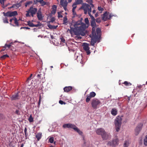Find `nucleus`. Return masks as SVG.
I'll return each instance as SVG.
<instances>
[{
    "instance_id": "obj_1",
    "label": "nucleus",
    "mask_w": 147,
    "mask_h": 147,
    "mask_svg": "<svg viewBox=\"0 0 147 147\" xmlns=\"http://www.w3.org/2000/svg\"><path fill=\"white\" fill-rule=\"evenodd\" d=\"M85 22L86 24L82 23V21L80 20L72 22L70 26L71 28L69 30L70 32L71 33L72 31L74 29H75L78 32H75V33L76 35L80 34L82 36H84L85 34L84 31L88 27L89 24V21L88 18L85 19Z\"/></svg>"
},
{
    "instance_id": "obj_2",
    "label": "nucleus",
    "mask_w": 147,
    "mask_h": 147,
    "mask_svg": "<svg viewBox=\"0 0 147 147\" xmlns=\"http://www.w3.org/2000/svg\"><path fill=\"white\" fill-rule=\"evenodd\" d=\"M80 9H82L83 10L85 14H86L88 13L90 16H92L91 14L92 9L88 4L86 3H83L82 6L80 7Z\"/></svg>"
},
{
    "instance_id": "obj_3",
    "label": "nucleus",
    "mask_w": 147,
    "mask_h": 147,
    "mask_svg": "<svg viewBox=\"0 0 147 147\" xmlns=\"http://www.w3.org/2000/svg\"><path fill=\"white\" fill-rule=\"evenodd\" d=\"M121 117L118 116L116 118L115 121V129L117 131H119L121 128Z\"/></svg>"
},
{
    "instance_id": "obj_4",
    "label": "nucleus",
    "mask_w": 147,
    "mask_h": 147,
    "mask_svg": "<svg viewBox=\"0 0 147 147\" xmlns=\"http://www.w3.org/2000/svg\"><path fill=\"white\" fill-rule=\"evenodd\" d=\"M37 11V9L36 8H34L32 6L31 7L29 10L26 11L27 13L26 14V17H30L31 16L33 17Z\"/></svg>"
},
{
    "instance_id": "obj_5",
    "label": "nucleus",
    "mask_w": 147,
    "mask_h": 147,
    "mask_svg": "<svg viewBox=\"0 0 147 147\" xmlns=\"http://www.w3.org/2000/svg\"><path fill=\"white\" fill-rule=\"evenodd\" d=\"M114 16L111 13H109V12L106 11L103 15L102 17V20L106 21L111 18V17Z\"/></svg>"
},
{
    "instance_id": "obj_6",
    "label": "nucleus",
    "mask_w": 147,
    "mask_h": 147,
    "mask_svg": "<svg viewBox=\"0 0 147 147\" xmlns=\"http://www.w3.org/2000/svg\"><path fill=\"white\" fill-rule=\"evenodd\" d=\"M119 142L118 139L116 137L112 140V142H109L107 143V145L113 146H116L118 145Z\"/></svg>"
},
{
    "instance_id": "obj_7",
    "label": "nucleus",
    "mask_w": 147,
    "mask_h": 147,
    "mask_svg": "<svg viewBox=\"0 0 147 147\" xmlns=\"http://www.w3.org/2000/svg\"><path fill=\"white\" fill-rule=\"evenodd\" d=\"M100 103V101L97 99H93L92 101L91 105L93 108L96 109L97 108V106Z\"/></svg>"
},
{
    "instance_id": "obj_8",
    "label": "nucleus",
    "mask_w": 147,
    "mask_h": 147,
    "mask_svg": "<svg viewBox=\"0 0 147 147\" xmlns=\"http://www.w3.org/2000/svg\"><path fill=\"white\" fill-rule=\"evenodd\" d=\"M3 14L4 16H5L11 17L17 15L18 14V13L16 11H14L12 12L8 11L6 13H4Z\"/></svg>"
},
{
    "instance_id": "obj_9",
    "label": "nucleus",
    "mask_w": 147,
    "mask_h": 147,
    "mask_svg": "<svg viewBox=\"0 0 147 147\" xmlns=\"http://www.w3.org/2000/svg\"><path fill=\"white\" fill-rule=\"evenodd\" d=\"M143 124L142 123L139 124L135 129V134L136 135H138L141 131Z\"/></svg>"
},
{
    "instance_id": "obj_10",
    "label": "nucleus",
    "mask_w": 147,
    "mask_h": 147,
    "mask_svg": "<svg viewBox=\"0 0 147 147\" xmlns=\"http://www.w3.org/2000/svg\"><path fill=\"white\" fill-rule=\"evenodd\" d=\"M83 48L84 50L86 51L87 54L88 55L90 54V48L89 47L88 44L87 43H84L83 45Z\"/></svg>"
},
{
    "instance_id": "obj_11",
    "label": "nucleus",
    "mask_w": 147,
    "mask_h": 147,
    "mask_svg": "<svg viewBox=\"0 0 147 147\" xmlns=\"http://www.w3.org/2000/svg\"><path fill=\"white\" fill-rule=\"evenodd\" d=\"M37 17L39 20H41L43 19V16L42 13V9L40 8L38 10L37 12Z\"/></svg>"
},
{
    "instance_id": "obj_12",
    "label": "nucleus",
    "mask_w": 147,
    "mask_h": 147,
    "mask_svg": "<svg viewBox=\"0 0 147 147\" xmlns=\"http://www.w3.org/2000/svg\"><path fill=\"white\" fill-rule=\"evenodd\" d=\"M96 132L97 134L102 136L104 133H105V131L104 129L101 128L97 129Z\"/></svg>"
},
{
    "instance_id": "obj_13",
    "label": "nucleus",
    "mask_w": 147,
    "mask_h": 147,
    "mask_svg": "<svg viewBox=\"0 0 147 147\" xmlns=\"http://www.w3.org/2000/svg\"><path fill=\"white\" fill-rule=\"evenodd\" d=\"M21 97L17 93L13 95L11 97V99L12 100H17L19 99Z\"/></svg>"
},
{
    "instance_id": "obj_14",
    "label": "nucleus",
    "mask_w": 147,
    "mask_h": 147,
    "mask_svg": "<svg viewBox=\"0 0 147 147\" xmlns=\"http://www.w3.org/2000/svg\"><path fill=\"white\" fill-rule=\"evenodd\" d=\"M83 0H75V1L72 4V6H75L77 7V5H82L83 3Z\"/></svg>"
},
{
    "instance_id": "obj_15",
    "label": "nucleus",
    "mask_w": 147,
    "mask_h": 147,
    "mask_svg": "<svg viewBox=\"0 0 147 147\" xmlns=\"http://www.w3.org/2000/svg\"><path fill=\"white\" fill-rule=\"evenodd\" d=\"M101 136L104 140H107L110 138L109 134L107 133L106 131Z\"/></svg>"
},
{
    "instance_id": "obj_16",
    "label": "nucleus",
    "mask_w": 147,
    "mask_h": 147,
    "mask_svg": "<svg viewBox=\"0 0 147 147\" xmlns=\"http://www.w3.org/2000/svg\"><path fill=\"white\" fill-rule=\"evenodd\" d=\"M90 17L91 19V25L93 27L92 29V30H94V27L96 26V23L95 22V19L94 17L92 15L90 16Z\"/></svg>"
},
{
    "instance_id": "obj_17",
    "label": "nucleus",
    "mask_w": 147,
    "mask_h": 147,
    "mask_svg": "<svg viewBox=\"0 0 147 147\" xmlns=\"http://www.w3.org/2000/svg\"><path fill=\"white\" fill-rule=\"evenodd\" d=\"M22 1H21L19 3L13 4L11 7H9V8L11 9V8H14L16 9H17V8H18L20 7L21 6V3H22Z\"/></svg>"
},
{
    "instance_id": "obj_18",
    "label": "nucleus",
    "mask_w": 147,
    "mask_h": 147,
    "mask_svg": "<svg viewBox=\"0 0 147 147\" xmlns=\"http://www.w3.org/2000/svg\"><path fill=\"white\" fill-rule=\"evenodd\" d=\"M76 56V59L77 61L81 63L82 62V55H77L76 53L75 54Z\"/></svg>"
},
{
    "instance_id": "obj_19",
    "label": "nucleus",
    "mask_w": 147,
    "mask_h": 147,
    "mask_svg": "<svg viewBox=\"0 0 147 147\" xmlns=\"http://www.w3.org/2000/svg\"><path fill=\"white\" fill-rule=\"evenodd\" d=\"M60 3L62 6L67 5L68 4L67 0H61Z\"/></svg>"
},
{
    "instance_id": "obj_20",
    "label": "nucleus",
    "mask_w": 147,
    "mask_h": 147,
    "mask_svg": "<svg viewBox=\"0 0 147 147\" xmlns=\"http://www.w3.org/2000/svg\"><path fill=\"white\" fill-rule=\"evenodd\" d=\"M57 8V6L56 5H54L52 6V10L51 11V13L52 14H54L56 12Z\"/></svg>"
},
{
    "instance_id": "obj_21",
    "label": "nucleus",
    "mask_w": 147,
    "mask_h": 147,
    "mask_svg": "<svg viewBox=\"0 0 147 147\" xmlns=\"http://www.w3.org/2000/svg\"><path fill=\"white\" fill-rule=\"evenodd\" d=\"M42 136V134L40 132L37 133L36 135V137L38 141H39L41 138Z\"/></svg>"
},
{
    "instance_id": "obj_22",
    "label": "nucleus",
    "mask_w": 147,
    "mask_h": 147,
    "mask_svg": "<svg viewBox=\"0 0 147 147\" xmlns=\"http://www.w3.org/2000/svg\"><path fill=\"white\" fill-rule=\"evenodd\" d=\"M117 110L115 108L112 109L111 111V114L113 116H115L117 114Z\"/></svg>"
},
{
    "instance_id": "obj_23",
    "label": "nucleus",
    "mask_w": 147,
    "mask_h": 147,
    "mask_svg": "<svg viewBox=\"0 0 147 147\" xmlns=\"http://www.w3.org/2000/svg\"><path fill=\"white\" fill-rule=\"evenodd\" d=\"M72 89V88L71 86H68L65 87L64 88V90L65 92H67L71 90Z\"/></svg>"
},
{
    "instance_id": "obj_24",
    "label": "nucleus",
    "mask_w": 147,
    "mask_h": 147,
    "mask_svg": "<svg viewBox=\"0 0 147 147\" xmlns=\"http://www.w3.org/2000/svg\"><path fill=\"white\" fill-rule=\"evenodd\" d=\"M28 24L29 25V26H30V27H33L34 26L38 27V25H35L32 22H31L30 21H28Z\"/></svg>"
},
{
    "instance_id": "obj_25",
    "label": "nucleus",
    "mask_w": 147,
    "mask_h": 147,
    "mask_svg": "<svg viewBox=\"0 0 147 147\" xmlns=\"http://www.w3.org/2000/svg\"><path fill=\"white\" fill-rule=\"evenodd\" d=\"M75 131L77 132L78 134L80 135H82V132L77 127H75V129L74 130Z\"/></svg>"
},
{
    "instance_id": "obj_26",
    "label": "nucleus",
    "mask_w": 147,
    "mask_h": 147,
    "mask_svg": "<svg viewBox=\"0 0 147 147\" xmlns=\"http://www.w3.org/2000/svg\"><path fill=\"white\" fill-rule=\"evenodd\" d=\"M96 36H95L94 38H92V40L91 41V44L93 45H94V43L96 42Z\"/></svg>"
},
{
    "instance_id": "obj_27",
    "label": "nucleus",
    "mask_w": 147,
    "mask_h": 147,
    "mask_svg": "<svg viewBox=\"0 0 147 147\" xmlns=\"http://www.w3.org/2000/svg\"><path fill=\"white\" fill-rule=\"evenodd\" d=\"M129 144V140H126L125 141L124 144V147H127Z\"/></svg>"
},
{
    "instance_id": "obj_28",
    "label": "nucleus",
    "mask_w": 147,
    "mask_h": 147,
    "mask_svg": "<svg viewBox=\"0 0 147 147\" xmlns=\"http://www.w3.org/2000/svg\"><path fill=\"white\" fill-rule=\"evenodd\" d=\"M127 87H129L131 86V84L130 82H128L127 81L124 82L123 83Z\"/></svg>"
},
{
    "instance_id": "obj_29",
    "label": "nucleus",
    "mask_w": 147,
    "mask_h": 147,
    "mask_svg": "<svg viewBox=\"0 0 147 147\" xmlns=\"http://www.w3.org/2000/svg\"><path fill=\"white\" fill-rule=\"evenodd\" d=\"M48 26L49 27V28L50 29H55L57 27V26H53L49 24L48 25Z\"/></svg>"
},
{
    "instance_id": "obj_30",
    "label": "nucleus",
    "mask_w": 147,
    "mask_h": 147,
    "mask_svg": "<svg viewBox=\"0 0 147 147\" xmlns=\"http://www.w3.org/2000/svg\"><path fill=\"white\" fill-rule=\"evenodd\" d=\"M96 95V93L94 92H92L90 93L89 96L91 98H92L94 97Z\"/></svg>"
},
{
    "instance_id": "obj_31",
    "label": "nucleus",
    "mask_w": 147,
    "mask_h": 147,
    "mask_svg": "<svg viewBox=\"0 0 147 147\" xmlns=\"http://www.w3.org/2000/svg\"><path fill=\"white\" fill-rule=\"evenodd\" d=\"M6 0H0V3L2 5V7L4 8L6 6H5L4 5V2Z\"/></svg>"
},
{
    "instance_id": "obj_32",
    "label": "nucleus",
    "mask_w": 147,
    "mask_h": 147,
    "mask_svg": "<svg viewBox=\"0 0 147 147\" xmlns=\"http://www.w3.org/2000/svg\"><path fill=\"white\" fill-rule=\"evenodd\" d=\"M76 127V126L74 124L71 123H69V128L73 129L74 130L75 127Z\"/></svg>"
},
{
    "instance_id": "obj_33",
    "label": "nucleus",
    "mask_w": 147,
    "mask_h": 147,
    "mask_svg": "<svg viewBox=\"0 0 147 147\" xmlns=\"http://www.w3.org/2000/svg\"><path fill=\"white\" fill-rule=\"evenodd\" d=\"M73 8L72 9V11L73 12V14L74 15V16H76V12L75 11V9L76 8V7L75 6H72Z\"/></svg>"
},
{
    "instance_id": "obj_34",
    "label": "nucleus",
    "mask_w": 147,
    "mask_h": 147,
    "mask_svg": "<svg viewBox=\"0 0 147 147\" xmlns=\"http://www.w3.org/2000/svg\"><path fill=\"white\" fill-rule=\"evenodd\" d=\"M67 18L66 16H65L63 18V24L65 25H67L66 23L67 22Z\"/></svg>"
},
{
    "instance_id": "obj_35",
    "label": "nucleus",
    "mask_w": 147,
    "mask_h": 147,
    "mask_svg": "<svg viewBox=\"0 0 147 147\" xmlns=\"http://www.w3.org/2000/svg\"><path fill=\"white\" fill-rule=\"evenodd\" d=\"M61 43H62V44L64 45L65 43V40L64 38L62 37L60 38Z\"/></svg>"
},
{
    "instance_id": "obj_36",
    "label": "nucleus",
    "mask_w": 147,
    "mask_h": 147,
    "mask_svg": "<svg viewBox=\"0 0 147 147\" xmlns=\"http://www.w3.org/2000/svg\"><path fill=\"white\" fill-rule=\"evenodd\" d=\"M144 144L145 146H147V135L144 140Z\"/></svg>"
},
{
    "instance_id": "obj_37",
    "label": "nucleus",
    "mask_w": 147,
    "mask_h": 147,
    "mask_svg": "<svg viewBox=\"0 0 147 147\" xmlns=\"http://www.w3.org/2000/svg\"><path fill=\"white\" fill-rule=\"evenodd\" d=\"M96 32L97 35L100 36L101 33V30L100 29L98 28H97L96 30Z\"/></svg>"
},
{
    "instance_id": "obj_38",
    "label": "nucleus",
    "mask_w": 147,
    "mask_h": 147,
    "mask_svg": "<svg viewBox=\"0 0 147 147\" xmlns=\"http://www.w3.org/2000/svg\"><path fill=\"white\" fill-rule=\"evenodd\" d=\"M32 3H33L32 1H28L26 3H25V5L26 7H27L28 5L32 4Z\"/></svg>"
},
{
    "instance_id": "obj_39",
    "label": "nucleus",
    "mask_w": 147,
    "mask_h": 147,
    "mask_svg": "<svg viewBox=\"0 0 147 147\" xmlns=\"http://www.w3.org/2000/svg\"><path fill=\"white\" fill-rule=\"evenodd\" d=\"M8 57H9V56L5 54V55H3L2 56H1V58L2 59H5L6 58Z\"/></svg>"
},
{
    "instance_id": "obj_40",
    "label": "nucleus",
    "mask_w": 147,
    "mask_h": 147,
    "mask_svg": "<svg viewBox=\"0 0 147 147\" xmlns=\"http://www.w3.org/2000/svg\"><path fill=\"white\" fill-rule=\"evenodd\" d=\"M14 23L15 24V25L17 26H18L19 25L18 23V20H17V18H14Z\"/></svg>"
},
{
    "instance_id": "obj_41",
    "label": "nucleus",
    "mask_w": 147,
    "mask_h": 147,
    "mask_svg": "<svg viewBox=\"0 0 147 147\" xmlns=\"http://www.w3.org/2000/svg\"><path fill=\"white\" fill-rule=\"evenodd\" d=\"M49 142L51 143H52L54 142V138L53 137H51L49 140Z\"/></svg>"
},
{
    "instance_id": "obj_42",
    "label": "nucleus",
    "mask_w": 147,
    "mask_h": 147,
    "mask_svg": "<svg viewBox=\"0 0 147 147\" xmlns=\"http://www.w3.org/2000/svg\"><path fill=\"white\" fill-rule=\"evenodd\" d=\"M69 123L64 124L63 125V127L64 128H69Z\"/></svg>"
},
{
    "instance_id": "obj_43",
    "label": "nucleus",
    "mask_w": 147,
    "mask_h": 147,
    "mask_svg": "<svg viewBox=\"0 0 147 147\" xmlns=\"http://www.w3.org/2000/svg\"><path fill=\"white\" fill-rule=\"evenodd\" d=\"M28 120L30 122H32L33 121V118L31 115L30 116L28 119Z\"/></svg>"
},
{
    "instance_id": "obj_44",
    "label": "nucleus",
    "mask_w": 147,
    "mask_h": 147,
    "mask_svg": "<svg viewBox=\"0 0 147 147\" xmlns=\"http://www.w3.org/2000/svg\"><path fill=\"white\" fill-rule=\"evenodd\" d=\"M3 22L4 23H8V19L7 18H5L3 19Z\"/></svg>"
},
{
    "instance_id": "obj_45",
    "label": "nucleus",
    "mask_w": 147,
    "mask_h": 147,
    "mask_svg": "<svg viewBox=\"0 0 147 147\" xmlns=\"http://www.w3.org/2000/svg\"><path fill=\"white\" fill-rule=\"evenodd\" d=\"M12 44V42L9 45H7V44H5V48H9Z\"/></svg>"
},
{
    "instance_id": "obj_46",
    "label": "nucleus",
    "mask_w": 147,
    "mask_h": 147,
    "mask_svg": "<svg viewBox=\"0 0 147 147\" xmlns=\"http://www.w3.org/2000/svg\"><path fill=\"white\" fill-rule=\"evenodd\" d=\"M91 98L88 96L87 95V98L86 99V102H89L90 100V98Z\"/></svg>"
},
{
    "instance_id": "obj_47",
    "label": "nucleus",
    "mask_w": 147,
    "mask_h": 147,
    "mask_svg": "<svg viewBox=\"0 0 147 147\" xmlns=\"http://www.w3.org/2000/svg\"><path fill=\"white\" fill-rule=\"evenodd\" d=\"M40 3L41 4V5L42 6H44L46 4V3L45 1H43V0Z\"/></svg>"
},
{
    "instance_id": "obj_48",
    "label": "nucleus",
    "mask_w": 147,
    "mask_h": 147,
    "mask_svg": "<svg viewBox=\"0 0 147 147\" xmlns=\"http://www.w3.org/2000/svg\"><path fill=\"white\" fill-rule=\"evenodd\" d=\"M24 133L26 136L28 135V133L27 132V129L26 127H25L24 130Z\"/></svg>"
},
{
    "instance_id": "obj_49",
    "label": "nucleus",
    "mask_w": 147,
    "mask_h": 147,
    "mask_svg": "<svg viewBox=\"0 0 147 147\" xmlns=\"http://www.w3.org/2000/svg\"><path fill=\"white\" fill-rule=\"evenodd\" d=\"M98 9L99 11H102L104 10V9L101 7H98Z\"/></svg>"
},
{
    "instance_id": "obj_50",
    "label": "nucleus",
    "mask_w": 147,
    "mask_h": 147,
    "mask_svg": "<svg viewBox=\"0 0 147 147\" xmlns=\"http://www.w3.org/2000/svg\"><path fill=\"white\" fill-rule=\"evenodd\" d=\"M55 19L54 18H52L51 19L50 22L53 23L55 21Z\"/></svg>"
},
{
    "instance_id": "obj_51",
    "label": "nucleus",
    "mask_w": 147,
    "mask_h": 147,
    "mask_svg": "<svg viewBox=\"0 0 147 147\" xmlns=\"http://www.w3.org/2000/svg\"><path fill=\"white\" fill-rule=\"evenodd\" d=\"M59 104H61V105H63V104L65 105L66 104V103L65 102L63 101L62 100H59Z\"/></svg>"
},
{
    "instance_id": "obj_52",
    "label": "nucleus",
    "mask_w": 147,
    "mask_h": 147,
    "mask_svg": "<svg viewBox=\"0 0 147 147\" xmlns=\"http://www.w3.org/2000/svg\"><path fill=\"white\" fill-rule=\"evenodd\" d=\"M42 1L43 0H36V1H34V2L35 4H36L37 3H40V2Z\"/></svg>"
},
{
    "instance_id": "obj_53",
    "label": "nucleus",
    "mask_w": 147,
    "mask_h": 147,
    "mask_svg": "<svg viewBox=\"0 0 147 147\" xmlns=\"http://www.w3.org/2000/svg\"><path fill=\"white\" fill-rule=\"evenodd\" d=\"M96 22L98 23H99L101 22V20L100 18H98L96 19Z\"/></svg>"
},
{
    "instance_id": "obj_54",
    "label": "nucleus",
    "mask_w": 147,
    "mask_h": 147,
    "mask_svg": "<svg viewBox=\"0 0 147 147\" xmlns=\"http://www.w3.org/2000/svg\"><path fill=\"white\" fill-rule=\"evenodd\" d=\"M58 18H62L63 17V16L59 12H58Z\"/></svg>"
},
{
    "instance_id": "obj_55",
    "label": "nucleus",
    "mask_w": 147,
    "mask_h": 147,
    "mask_svg": "<svg viewBox=\"0 0 147 147\" xmlns=\"http://www.w3.org/2000/svg\"><path fill=\"white\" fill-rule=\"evenodd\" d=\"M93 0H86V1L89 4L93 3Z\"/></svg>"
},
{
    "instance_id": "obj_56",
    "label": "nucleus",
    "mask_w": 147,
    "mask_h": 147,
    "mask_svg": "<svg viewBox=\"0 0 147 147\" xmlns=\"http://www.w3.org/2000/svg\"><path fill=\"white\" fill-rule=\"evenodd\" d=\"M67 5H64V6H62L63 7V9L65 11H66L67 10Z\"/></svg>"
},
{
    "instance_id": "obj_57",
    "label": "nucleus",
    "mask_w": 147,
    "mask_h": 147,
    "mask_svg": "<svg viewBox=\"0 0 147 147\" xmlns=\"http://www.w3.org/2000/svg\"><path fill=\"white\" fill-rule=\"evenodd\" d=\"M32 76V74H31L30 76L29 77H28V79H27L28 81V80L29 81L31 80Z\"/></svg>"
},
{
    "instance_id": "obj_58",
    "label": "nucleus",
    "mask_w": 147,
    "mask_h": 147,
    "mask_svg": "<svg viewBox=\"0 0 147 147\" xmlns=\"http://www.w3.org/2000/svg\"><path fill=\"white\" fill-rule=\"evenodd\" d=\"M91 6V7H94V5L92 4V3L89 4Z\"/></svg>"
},
{
    "instance_id": "obj_59",
    "label": "nucleus",
    "mask_w": 147,
    "mask_h": 147,
    "mask_svg": "<svg viewBox=\"0 0 147 147\" xmlns=\"http://www.w3.org/2000/svg\"><path fill=\"white\" fill-rule=\"evenodd\" d=\"M22 28H26L27 29H30V28L28 27H21V29Z\"/></svg>"
},
{
    "instance_id": "obj_60",
    "label": "nucleus",
    "mask_w": 147,
    "mask_h": 147,
    "mask_svg": "<svg viewBox=\"0 0 147 147\" xmlns=\"http://www.w3.org/2000/svg\"><path fill=\"white\" fill-rule=\"evenodd\" d=\"M144 86V85H143L142 86L140 85V86H138V87L139 88H142V86Z\"/></svg>"
},
{
    "instance_id": "obj_61",
    "label": "nucleus",
    "mask_w": 147,
    "mask_h": 147,
    "mask_svg": "<svg viewBox=\"0 0 147 147\" xmlns=\"http://www.w3.org/2000/svg\"><path fill=\"white\" fill-rule=\"evenodd\" d=\"M14 20V18H13L12 19H10V22H11V23H10V24L11 25V22L13 20Z\"/></svg>"
},
{
    "instance_id": "obj_62",
    "label": "nucleus",
    "mask_w": 147,
    "mask_h": 147,
    "mask_svg": "<svg viewBox=\"0 0 147 147\" xmlns=\"http://www.w3.org/2000/svg\"><path fill=\"white\" fill-rule=\"evenodd\" d=\"M96 11L95 9L93 10L92 11V13H96Z\"/></svg>"
},
{
    "instance_id": "obj_63",
    "label": "nucleus",
    "mask_w": 147,
    "mask_h": 147,
    "mask_svg": "<svg viewBox=\"0 0 147 147\" xmlns=\"http://www.w3.org/2000/svg\"><path fill=\"white\" fill-rule=\"evenodd\" d=\"M95 17H96L98 16V13H96L95 16Z\"/></svg>"
},
{
    "instance_id": "obj_64",
    "label": "nucleus",
    "mask_w": 147,
    "mask_h": 147,
    "mask_svg": "<svg viewBox=\"0 0 147 147\" xmlns=\"http://www.w3.org/2000/svg\"><path fill=\"white\" fill-rule=\"evenodd\" d=\"M86 143V142H84V144H83V146H86V145H85Z\"/></svg>"
}]
</instances>
